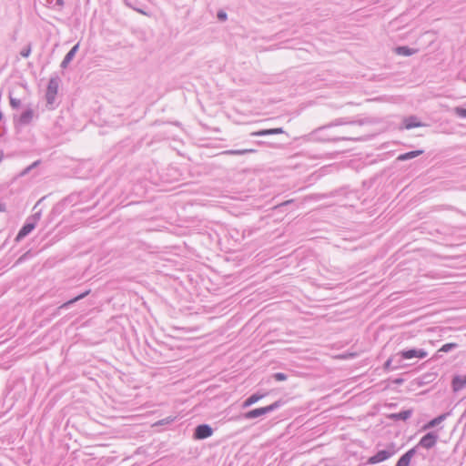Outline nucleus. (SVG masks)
Segmentation results:
<instances>
[{
  "label": "nucleus",
  "instance_id": "obj_31",
  "mask_svg": "<svg viewBox=\"0 0 466 466\" xmlns=\"http://www.w3.org/2000/svg\"><path fill=\"white\" fill-rule=\"evenodd\" d=\"M5 211V205L0 204V212Z\"/></svg>",
  "mask_w": 466,
  "mask_h": 466
},
{
  "label": "nucleus",
  "instance_id": "obj_30",
  "mask_svg": "<svg viewBox=\"0 0 466 466\" xmlns=\"http://www.w3.org/2000/svg\"><path fill=\"white\" fill-rule=\"evenodd\" d=\"M218 17L219 20H226L227 19V14L225 12H219L218 14Z\"/></svg>",
  "mask_w": 466,
  "mask_h": 466
},
{
  "label": "nucleus",
  "instance_id": "obj_17",
  "mask_svg": "<svg viewBox=\"0 0 466 466\" xmlns=\"http://www.w3.org/2000/svg\"><path fill=\"white\" fill-rule=\"evenodd\" d=\"M446 417H447V414H441V415L434 418L433 420H430L427 424H425L423 429L427 430V429H431V428H433V427L439 425L446 419Z\"/></svg>",
  "mask_w": 466,
  "mask_h": 466
},
{
  "label": "nucleus",
  "instance_id": "obj_14",
  "mask_svg": "<svg viewBox=\"0 0 466 466\" xmlns=\"http://www.w3.org/2000/svg\"><path fill=\"white\" fill-rule=\"evenodd\" d=\"M411 414H412L411 410H406L400 411L398 413H393L390 416V418L396 420H406L409 418H410Z\"/></svg>",
  "mask_w": 466,
  "mask_h": 466
},
{
  "label": "nucleus",
  "instance_id": "obj_5",
  "mask_svg": "<svg viewBox=\"0 0 466 466\" xmlns=\"http://www.w3.org/2000/svg\"><path fill=\"white\" fill-rule=\"evenodd\" d=\"M398 355H400L403 360H410L413 358L424 359L428 356V352L423 349H410L401 350Z\"/></svg>",
  "mask_w": 466,
  "mask_h": 466
},
{
  "label": "nucleus",
  "instance_id": "obj_32",
  "mask_svg": "<svg viewBox=\"0 0 466 466\" xmlns=\"http://www.w3.org/2000/svg\"><path fill=\"white\" fill-rule=\"evenodd\" d=\"M2 116H3V115H2V112L0 111V120L2 119Z\"/></svg>",
  "mask_w": 466,
  "mask_h": 466
},
{
  "label": "nucleus",
  "instance_id": "obj_24",
  "mask_svg": "<svg viewBox=\"0 0 466 466\" xmlns=\"http://www.w3.org/2000/svg\"><path fill=\"white\" fill-rule=\"evenodd\" d=\"M30 54H31V46L30 45L23 47L22 50L20 51L21 56H23L25 58L28 57L30 56Z\"/></svg>",
  "mask_w": 466,
  "mask_h": 466
},
{
  "label": "nucleus",
  "instance_id": "obj_19",
  "mask_svg": "<svg viewBox=\"0 0 466 466\" xmlns=\"http://www.w3.org/2000/svg\"><path fill=\"white\" fill-rule=\"evenodd\" d=\"M417 52L416 49L410 48L408 46H399L396 48V53L400 56H409Z\"/></svg>",
  "mask_w": 466,
  "mask_h": 466
},
{
  "label": "nucleus",
  "instance_id": "obj_22",
  "mask_svg": "<svg viewBox=\"0 0 466 466\" xmlns=\"http://www.w3.org/2000/svg\"><path fill=\"white\" fill-rule=\"evenodd\" d=\"M457 347L456 343H446L444 344L441 349L440 351L441 352H449L451 350L455 349Z\"/></svg>",
  "mask_w": 466,
  "mask_h": 466
},
{
  "label": "nucleus",
  "instance_id": "obj_6",
  "mask_svg": "<svg viewBox=\"0 0 466 466\" xmlns=\"http://www.w3.org/2000/svg\"><path fill=\"white\" fill-rule=\"evenodd\" d=\"M437 440L438 435L436 433L429 432L420 439L419 444L416 446L415 449L417 450L420 447L425 449H431L436 444Z\"/></svg>",
  "mask_w": 466,
  "mask_h": 466
},
{
  "label": "nucleus",
  "instance_id": "obj_16",
  "mask_svg": "<svg viewBox=\"0 0 466 466\" xmlns=\"http://www.w3.org/2000/svg\"><path fill=\"white\" fill-rule=\"evenodd\" d=\"M265 395L264 394H252L249 396L242 404L243 408H248L256 402H258L259 400H261Z\"/></svg>",
  "mask_w": 466,
  "mask_h": 466
},
{
  "label": "nucleus",
  "instance_id": "obj_1",
  "mask_svg": "<svg viewBox=\"0 0 466 466\" xmlns=\"http://www.w3.org/2000/svg\"><path fill=\"white\" fill-rule=\"evenodd\" d=\"M281 406V401L278 400L273 402L272 404L251 410L244 414V418L248 420L255 419L263 415H266L271 411H274L275 410L279 409Z\"/></svg>",
  "mask_w": 466,
  "mask_h": 466
},
{
  "label": "nucleus",
  "instance_id": "obj_4",
  "mask_svg": "<svg viewBox=\"0 0 466 466\" xmlns=\"http://www.w3.org/2000/svg\"><path fill=\"white\" fill-rule=\"evenodd\" d=\"M37 116L38 115L33 108L27 107L17 118L15 117V121L17 125L24 127L31 124Z\"/></svg>",
  "mask_w": 466,
  "mask_h": 466
},
{
  "label": "nucleus",
  "instance_id": "obj_29",
  "mask_svg": "<svg viewBox=\"0 0 466 466\" xmlns=\"http://www.w3.org/2000/svg\"><path fill=\"white\" fill-rule=\"evenodd\" d=\"M391 363H392V360L391 359H389L385 363H384V369L387 370H396L398 367H391Z\"/></svg>",
  "mask_w": 466,
  "mask_h": 466
},
{
  "label": "nucleus",
  "instance_id": "obj_33",
  "mask_svg": "<svg viewBox=\"0 0 466 466\" xmlns=\"http://www.w3.org/2000/svg\"><path fill=\"white\" fill-rule=\"evenodd\" d=\"M465 415H466V409H465V411L462 414V417H464Z\"/></svg>",
  "mask_w": 466,
  "mask_h": 466
},
{
  "label": "nucleus",
  "instance_id": "obj_8",
  "mask_svg": "<svg viewBox=\"0 0 466 466\" xmlns=\"http://www.w3.org/2000/svg\"><path fill=\"white\" fill-rule=\"evenodd\" d=\"M212 433L213 430L209 425L201 424L195 429L194 438L197 440H203L210 437Z\"/></svg>",
  "mask_w": 466,
  "mask_h": 466
},
{
  "label": "nucleus",
  "instance_id": "obj_28",
  "mask_svg": "<svg viewBox=\"0 0 466 466\" xmlns=\"http://www.w3.org/2000/svg\"><path fill=\"white\" fill-rule=\"evenodd\" d=\"M274 378L278 381H283V380H287V375L284 373H281V372H278V373L274 374Z\"/></svg>",
  "mask_w": 466,
  "mask_h": 466
},
{
  "label": "nucleus",
  "instance_id": "obj_13",
  "mask_svg": "<svg viewBox=\"0 0 466 466\" xmlns=\"http://www.w3.org/2000/svg\"><path fill=\"white\" fill-rule=\"evenodd\" d=\"M404 127L406 129H410L413 127H421V123L417 119L416 116H410L404 119L403 121Z\"/></svg>",
  "mask_w": 466,
  "mask_h": 466
},
{
  "label": "nucleus",
  "instance_id": "obj_9",
  "mask_svg": "<svg viewBox=\"0 0 466 466\" xmlns=\"http://www.w3.org/2000/svg\"><path fill=\"white\" fill-rule=\"evenodd\" d=\"M285 131L281 127L277 128H269V129H262L258 131L252 132L250 136L252 137H263L268 135H279L283 134Z\"/></svg>",
  "mask_w": 466,
  "mask_h": 466
},
{
  "label": "nucleus",
  "instance_id": "obj_26",
  "mask_svg": "<svg viewBox=\"0 0 466 466\" xmlns=\"http://www.w3.org/2000/svg\"><path fill=\"white\" fill-rule=\"evenodd\" d=\"M20 105V99L10 96V106H12V108H18Z\"/></svg>",
  "mask_w": 466,
  "mask_h": 466
},
{
  "label": "nucleus",
  "instance_id": "obj_21",
  "mask_svg": "<svg viewBox=\"0 0 466 466\" xmlns=\"http://www.w3.org/2000/svg\"><path fill=\"white\" fill-rule=\"evenodd\" d=\"M46 3L53 9H61L64 5V0H46Z\"/></svg>",
  "mask_w": 466,
  "mask_h": 466
},
{
  "label": "nucleus",
  "instance_id": "obj_10",
  "mask_svg": "<svg viewBox=\"0 0 466 466\" xmlns=\"http://www.w3.org/2000/svg\"><path fill=\"white\" fill-rule=\"evenodd\" d=\"M79 49V43H77L76 45H75L71 50L66 55V56L64 57L62 63H61V67L62 68H66L67 66L70 64V62L73 60V58L75 57L76 52L78 51Z\"/></svg>",
  "mask_w": 466,
  "mask_h": 466
},
{
  "label": "nucleus",
  "instance_id": "obj_25",
  "mask_svg": "<svg viewBox=\"0 0 466 466\" xmlns=\"http://www.w3.org/2000/svg\"><path fill=\"white\" fill-rule=\"evenodd\" d=\"M454 112L455 114L461 117V118H466V108H463V107H455L454 108Z\"/></svg>",
  "mask_w": 466,
  "mask_h": 466
},
{
  "label": "nucleus",
  "instance_id": "obj_2",
  "mask_svg": "<svg viewBox=\"0 0 466 466\" xmlns=\"http://www.w3.org/2000/svg\"><path fill=\"white\" fill-rule=\"evenodd\" d=\"M39 218H40L39 213H36V214L33 215L31 218H29L27 219L26 223L19 230V232L15 238V240L20 241L25 237H26L28 234H30L35 229V225H36L37 221L39 220Z\"/></svg>",
  "mask_w": 466,
  "mask_h": 466
},
{
  "label": "nucleus",
  "instance_id": "obj_11",
  "mask_svg": "<svg viewBox=\"0 0 466 466\" xmlns=\"http://www.w3.org/2000/svg\"><path fill=\"white\" fill-rule=\"evenodd\" d=\"M453 391L457 392L462 390L466 386V375L465 376H455L451 382Z\"/></svg>",
  "mask_w": 466,
  "mask_h": 466
},
{
  "label": "nucleus",
  "instance_id": "obj_15",
  "mask_svg": "<svg viewBox=\"0 0 466 466\" xmlns=\"http://www.w3.org/2000/svg\"><path fill=\"white\" fill-rule=\"evenodd\" d=\"M256 150L252 148H245V149H231L226 150L222 154L224 155H231V156H242L249 153H255Z\"/></svg>",
  "mask_w": 466,
  "mask_h": 466
},
{
  "label": "nucleus",
  "instance_id": "obj_12",
  "mask_svg": "<svg viewBox=\"0 0 466 466\" xmlns=\"http://www.w3.org/2000/svg\"><path fill=\"white\" fill-rule=\"evenodd\" d=\"M416 452V449H411L408 451L406 453H404L400 460L398 461L396 466H409L411 458Z\"/></svg>",
  "mask_w": 466,
  "mask_h": 466
},
{
  "label": "nucleus",
  "instance_id": "obj_7",
  "mask_svg": "<svg viewBox=\"0 0 466 466\" xmlns=\"http://www.w3.org/2000/svg\"><path fill=\"white\" fill-rule=\"evenodd\" d=\"M394 454V451L382 450L378 451L375 455L369 458L368 462L370 464H376L382 462L391 457Z\"/></svg>",
  "mask_w": 466,
  "mask_h": 466
},
{
  "label": "nucleus",
  "instance_id": "obj_23",
  "mask_svg": "<svg viewBox=\"0 0 466 466\" xmlns=\"http://www.w3.org/2000/svg\"><path fill=\"white\" fill-rule=\"evenodd\" d=\"M39 164V161H35L32 165L25 167L21 173L20 176L24 177L28 174L34 167H35Z\"/></svg>",
  "mask_w": 466,
  "mask_h": 466
},
{
  "label": "nucleus",
  "instance_id": "obj_3",
  "mask_svg": "<svg viewBox=\"0 0 466 466\" xmlns=\"http://www.w3.org/2000/svg\"><path fill=\"white\" fill-rule=\"evenodd\" d=\"M59 78L51 77L46 88V98L48 105H53L59 88Z\"/></svg>",
  "mask_w": 466,
  "mask_h": 466
},
{
  "label": "nucleus",
  "instance_id": "obj_27",
  "mask_svg": "<svg viewBox=\"0 0 466 466\" xmlns=\"http://www.w3.org/2000/svg\"><path fill=\"white\" fill-rule=\"evenodd\" d=\"M175 420V418L174 417H167L166 419H163L161 420H159L157 424V425H165V424H168V423H171Z\"/></svg>",
  "mask_w": 466,
  "mask_h": 466
},
{
  "label": "nucleus",
  "instance_id": "obj_18",
  "mask_svg": "<svg viewBox=\"0 0 466 466\" xmlns=\"http://www.w3.org/2000/svg\"><path fill=\"white\" fill-rule=\"evenodd\" d=\"M422 153H423L422 150L410 151V152L400 155L398 157V160L404 161V160L411 159V158H414V157L421 155Z\"/></svg>",
  "mask_w": 466,
  "mask_h": 466
},
{
  "label": "nucleus",
  "instance_id": "obj_20",
  "mask_svg": "<svg viewBox=\"0 0 466 466\" xmlns=\"http://www.w3.org/2000/svg\"><path fill=\"white\" fill-rule=\"evenodd\" d=\"M88 294H89V290H87V291H86V292H84V293H82V294H80V295L76 296V298H74V299H72L68 300L67 302L64 303V304L61 306V308H63V309H67L70 305H72L73 303H75V302H76V301H78V300H80V299H84V298H85L86 295H88Z\"/></svg>",
  "mask_w": 466,
  "mask_h": 466
}]
</instances>
